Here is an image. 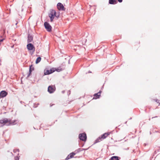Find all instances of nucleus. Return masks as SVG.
Segmentation results:
<instances>
[{"label": "nucleus", "mask_w": 160, "mask_h": 160, "mask_svg": "<svg viewBox=\"0 0 160 160\" xmlns=\"http://www.w3.org/2000/svg\"><path fill=\"white\" fill-rule=\"evenodd\" d=\"M49 71H50V72H51V73H52L55 71V70H54V68H52V69H50L49 70Z\"/></svg>", "instance_id": "obj_20"}, {"label": "nucleus", "mask_w": 160, "mask_h": 160, "mask_svg": "<svg viewBox=\"0 0 160 160\" xmlns=\"http://www.w3.org/2000/svg\"><path fill=\"white\" fill-rule=\"evenodd\" d=\"M34 70V68L32 65L29 67V73L28 74L27 77H29L30 75L32 72Z\"/></svg>", "instance_id": "obj_12"}, {"label": "nucleus", "mask_w": 160, "mask_h": 160, "mask_svg": "<svg viewBox=\"0 0 160 160\" xmlns=\"http://www.w3.org/2000/svg\"><path fill=\"white\" fill-rule=\"evenodd\" d=\"M157 116H156V117H152V118H157Z\"/></svg>", "instance_id": "obj_27"}, {"label": "nucleus", "mask_w": 160, "mask_h": 160, "mask_svg": "<svg viewBox=\"0 0 160 160\" xmlns=\"http://www.w3.org/2000/svg\"><path fill=\"white\" fill-rule=\"evenodd\" d=\"M56 70L58 72H59L62 71L61 68H58L57 69H56Z\"/></svg>", "instance_id": "obj_19"}, {"label": "nucleus", "mask_w": 160, "mask_h": 160, "mask_svg": "<svg viewBox=\"0 0 160 160\" xmlns=\"http://www.w3.org/2000/svg\"><path fill=\"white\" fill-rule=\"evenodd\" d=\"M2 42H0V45H1V44H2Z\"/></svg>", "instance_id": "obj_29"}, {"label": "nucleus", "mask_w": 160, "mask_h": 160, "mask_svg": "<svg viewBox=\"0 0 160 160\" xmlns=\"http://www.w3.org/2000/svg\"><path fill=\"white\" fill-rule=\"evenodd\" d=\"M101 140V138H98L96 140V141L97 142H99Z\"/></svg>", "instance_id": "obj_21"}, {"label": "nucleus", "mask_w": 160, "mask_h": 160, "mask_svg": "<svg viewBox=\"0 0 160 160\" xmlns=\"http://www.w3.org/2000/svg\"><path fill=\"white\" fill-rule=\"evenodd\" d=\"M4 39V38H2L0 40V42H2L3 41V40Z\"/></svg>", "instance_id": "obj_25"}, {"label": "nucleus", "mask_w": 160, "mask_h": 160, "mask_svg": "<svg viewBox=\"0 0 160 160\" xmlns=\"http://www.w3.org/2000/svg\"><path fill=\"white\" fill-rule=\"evenodd\" d=\"M110 134V132L105 133L102 135L101 138L102 139L105 138Z\"/></svg>", "instance_id": "obj_10"}, {"label": "nucleus", "mask_w": 160, "mask_h": 160, "mask_svg": "<svg viewBox=\"0 0 160 160\" xmlns=\"http://www.w3.org/2000/svg\"><path fill=\"white\" fill-rule=\"evenodd\" d=\"M33 40V38L31 36H28V42H31Z\"/></svg>", "instance_id": "obj_16"}, {"label": "nucleus", "mask_w": 160, "mask_h": 160, "mask_svg": "<svg viewBox=\"0 0 160 160\" xmlns=\"http://www.w3.org/2000/svg\"><path fill=\"white\" fill-rule=\"evenodd\" d=\"M55 88L53 86H50L48 88V91L50 93H53L55 91Z\"/></svg>", "instance_id": "obj_5"}, {"label": "nucleus", "mask_w": 160, "mask_h": 160, "mask_svg": "<svg viewBox=\"0 0 160 160\" xmlns=\"http://www.w3.org/2000/svg\"><path fill=\"white\" fill-rule=\"evenodd\" d=\"M118 1L119 2H121L122 1V0H118Z\"/></svg>", "instance_id": "obj_26"}, {"label": "nucleus", "mask_w": 160, "mask_h": 160, "mask_svg": "<svg viewBox=\"0 0 160 160\" xmlns=\"http://www.w3.org/2000/svg\"><path fill=\"white\" fill-rule=\"evenodd\" d=\"M155 101L157 103L160 104V100L157 99Z\"/></svg>", "instance_id": "obj_23"}, {"label": "nucleus", "mask_w": 160, "mask_h": 160, "mask_svg": "<svg viewBox=\"0 0 160 160\" xmlns=\"http://www.w3.org/2000/svg\"><path fill=\"white\" fill-rule=\"evenodd\" d=\"M44 73L45 75H48L51 73V72H50L49 70H47L46 71H44Z\"/></svg>", "instance_id": "obj_17"}, {"label": "nucleus", "mask_w": 160, "mask_h": 160, "mask_svg": "<svg viewBox=\"0 0 160 160\" xmlns=\"http://www.w3.org/2000/svg\"><path fill=\"white\" fill-rule=\"evenodd\" d=\"M109 160H119L118 157L117 156H112Z\"/></svg>", "instance_id": "obj_15"}, {"label": "nucleus", "mask_w": 160, "mask_h": 160, "mask_svg": "<svg viewBox=\"0 0 160 160\" xmlns=\"http://www.w3.org/2000/svg\"><path fill=\"white\" fill-rule=\"evenodd\" d=\"M41 59V58L40 57H38L36 61V63H39Z\"/></svg>", "instance_id": "obj_18"}, {"label": "nucleus", "mask_w": 160, "mask_h": 160, "mask_svg": "<svg viewBox=\"0 0 160 160\" xmlns=\"http://www.w3.org/2000/svg\"><path fill=\"white\" fill-rule=\"evenodd\" d=\"M19 152V150L18 149H14L13 150V152L14 153L16 152Z\"/></svg>", "instance_id": "obj_22"}, {"label": "nucleus", "mask_w": 160, "mask_h": 160, "mask_svg": "<svg viewBox=\"0 0 160 160\" xmlns=\"http://www.w3.org/2000/svg\"><path fill=\"white\" fill-rule=\"evenodd\" d=\"M7 94V92L4 91H2L0 92V98H3L5 97Z\"/></svg>", "instance_id": "obj_8"}, {"label": "nucleus", "mask_w": 160, "mask_h": 160, "mask_svg": "<svg viewBox=\"0 0 160 160\" xmlns=\"http://www.w3.org/2000/svg\"><path fill=\"white\" fill-rule=\"evenodd\" d=\"M49 16L50 18V21L52 22L55 16L58 17L56 15V12L55 10H52L51 11L50 13L49 14Z\"/></svg>", "instance_id": "obj_2"}, {"label": "nucleus", "mask_w": 160, "mask_h": 160, "mask_svg": "<svg viewBox=\"0 0 160 160\" xmlns=\"http://www.w3.org/2000/svg\"><path fill=\"white\" fill-rule=\"evenodd\" d=\"M109 3L111 4H114L117 3V1L116 0H109Z\"/></svg>", "instance_id": "obj_13"}, {"label": "nucleus", "mask_w": 160, "mask_h": 160, "mask_svg": "<svg viewBox=\"0 0 160 160\" xmlns=\"http://www.w3.org/2000/svg\"><path fill=\"white\" fill-rule=\"evenodd\" d=\"M100 92H99L95 94L94 95L93 98L94 99H97L99 98L100 95Z\"/></svg>", "instance_id": "obj_11"}, {"label": "nucleus", "mask_w": 160, "mask_h": 160, "mask_svg": "<svg viewBox=\"0 0 160 160\" xmlns=\"http://www.w3.org/2000/svg\"><path fill=\"white\" fill-rule=\"evenodd\" d=\"M62 93H64V92L65 91H62Z\"/></svg>", "instance_id": "obj_28"}, {"label": "nucleus", "mask_w": 160, "mask_h": 160, "mask_svg": "<svg viewBox=\"0 0 160 160\" xmlns=\"http://www.w3.org/2000/svg\"><path fill=\"white\" fill-rule=\"evenodd\" d=\"M75 155V153H74V152H72V153H71L70 154H69L68 156L67 157V158H66V160H68V159H69L71 158H72Z\"/></svg>", "instance_id": "obj_9"}, {"label": "nucleus", "mask_w": 160, "mask_h": 160, "mask_svg": "<svg viewBox=\"0 0 160 160\" xmlns=\"http://www.w3.org/2000/svg\"><path fill=\"white\" fill-rule=\"evenodd\" d=\"M79 138L82 141H85L87 139V136L86 133H82L80 134L79 135Z\"/></svg>", "instance_id": "obj_3"}, {"label": "nucleus", "mask_w": 160, "mask_h": 160, "mask_svg": "<svg viewBox=\"0 0 160 160\" xmlns=\"http://www.w3.org/2000/svg\"><path fill=\"white\" fill-rule=\"evenodd\" d=\"M15 160H18V156H17L16 157H15Z\"/></svg>", "instance_id": "obj_24"}, {"label": "nucleus", "mask_w": 160, "mask_h": 160, "mask_svg": "<svg viewBox=\"0 0 160 160\" xmlns=\"http://www.w3.org/2000/svg\"><path fill=\"white\" fill-rule=\"evenodd\" d=\"M57 8L59 10H65L64 6L61 3L59 2L57 4Z\"/></svg>", "instance_id": "obj_6"}, {"label": "nucleus", "mask_w": 160, "mask_h": 160, "mask_svg": "<svg viewBox=\"0 0 160 160\" xmlns=\"http://www.w3.org/2000/svg\"><path fill=\"white\" fill-rule=\"evenodd\" d=\"M27 48L29 50L35 51V48L33 45L31 43H29L27 45Z\"/></svg>", "instance_id": "obj_7"}, {"label": "nucleus", "mask_w": 160, "mask_h": 160, "mask_svg": "<svg viewBox=\"0 0 160 160\" xmlns=\"http://www.w3.org/2000/svg\"><path fill=\"white\" fill-rule=\"evenodd\" d=\"M44 25L47 31L48 32L51 31L52 27L48 22H45L44 23Z\"/></svg>", "instance_id": "obj_4"}, {"label": "nucleus", "mask_w": 160, "mask_h": 160, "mask_svg": "<svg viewBox=\"0 0 160 160\" xmlns=\"http://www.w3.org/2000/svg\"><path fill=\"white\" fill-rule=\"evenodd\" d=\"M82 150L81 148H79L77 150H76L75 151L73 152L75 153V155L76 154L79 153V152L82 151Z\"/></svg>", "instance_id": "obj_14"}, {"label": "nucleus", "mask_w": 160, "mask_h": 160, "mask_svg": "<svg viewBox=\"0 0 160 160\" xmlns=\"http://www.w3.org/2000/svg\"><path fill=\"white\" fill-rule=\"evenodd\" d=\"M17 121L16 120L12 121L10 119L4 118L0 120V124H2V126L5 125L8 126L13 125L16 124Z\"/></svg>", "instance_id": "obj_1"}]
</instances>
